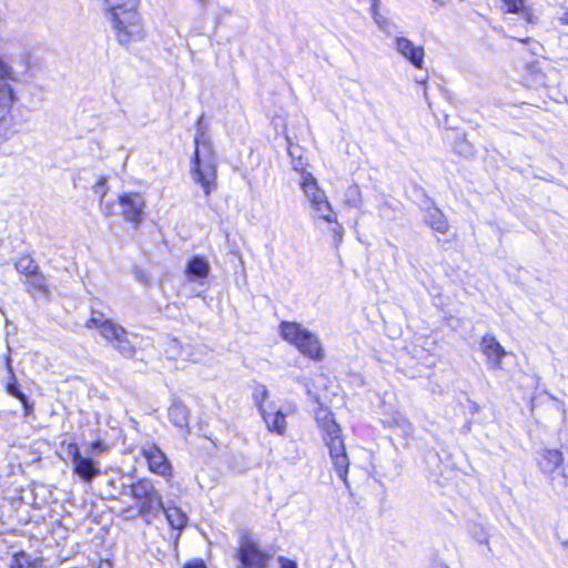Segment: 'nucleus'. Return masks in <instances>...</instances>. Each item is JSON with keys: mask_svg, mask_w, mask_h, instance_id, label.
<instances>
[{"mask_svg": "<svg viewBox=\"0 0 568 568\" xmlns=\"http://www.w3.org/2000/svg\"><path fill=\"white\" fill-rule=\"evenodd\" d=\"M116 41L122 45L142 41L146 28L141 13V0H102Z\"/></svg>", "mask_w": 568, "mask_h": 568, "instance_id": "1", "label": "nucleus"}, {"mask_svg": "<svg viewBox=\"0 0 568 568\" xmlns=\"http://www.w3.org/2000/svg\"><path fill=\"white\" fill-rule=\"evenodd\" d=\"M314 420L328 449V455L338 478L347 486L351 462L346 452L342 427L336 422L334 413L323 404L314 410Z\"/></svg>", "mask_w": 568, "mask_h": 568, "instance_id": "2", "label": "nucleus"}, {"mask_svg": "<svg viewBox=\"0 0 568 568\" xmlns=\"http://www.w3.org/2000/svg\"><path fill=\"white\" fill-rule=\"evenodd\" d=\"M190 173L205 196L219 187L217 156L211 139L200 132L194 136V151L190 160Z\"/></svg>", "mask_w": 568, "mask_h": 568, "instance_id": "3", "label": "nucleus"}, {"mask_svg": "<svg viewBox=\"0 0 568 568\" xmlns=\"http://www.w3.org/2000/svg\"><path fill=\"white\" fill-rule=\"evenodd\" d=\"M278 333L283 341L294 346L303 356L314 362L325 358V351L320 338L295 321H282Z\"/></svg>", "mask_w": 568, "mask_h": 568, "instance_id": "4", "label": "nucleus"}, {"mask_svg": "<svg viewBox=\"0 0 568 568\" xmlns=\"http://www.w3.org/2000/svg\"><path fill=\"white\" fill-rule=\"evenodd\" d=\"M300 186L311 202L313 210L318 213L320 219L335 225L333 229L334 240L338 244L343 237V226L338 223L336 213L317 180L312 173L303 171Z\"/></svg>", "mask_w": 568, "mask_h": 568, "instance_id": "5", "label": "nucleus"}, {"mask_svg": "<svg viewBox=\"0 0 568 568\" xmlns=\"http://www.w3.org/2000/svg\"><path fill=\"white\" fill-rule=\"evenodd\" d=\"M129 495L134 500L138 516L148 525L164 509L162 495L148 478L133 481L129 486Z\"/></svg>", "mask_w": 568, "mask_h": 568, "instance_id": "6", "label": "nucleus"}, {"mask_svg": "<svg viewBox=\"0 0 568 568\" xmlns=\"http://www.w3.org/2000/svg\"><path fill=\"white\" fill-rule=\"evenodd\" d=\"M84 326L98 328L100 335L110 343L123 357L133 358L136 355V347L128 338L126 329L120 324L109 320L91 316Z\"/></svg>", "mask_w": 568, "mask_h": 568, "instance_id": "7", "label": "nucleus"}, {"mask_svg": "<svg viewBox=\"0 0 568 568\" xmlns=\"http://www.w3.org/2000/svg\"><path fill=\"white\" fill-rule=\"evenodd\" d=\"M237 568H270L273 554L248 534L241 536L234 551Z\"/></svg>", "mask_w": 568, "mask_h": 568, "instance_id": "8", "label": "nucleus"}, {"mask_svg": "<svg viewBox=\"0 0 568 568\" xmlns=\"http://www.w3.org/2000/svg\"><path fill=\"white\" fill-rule=\"evenodd\" d=\"M121 215L133 227H139L145 215L146 202L140 192H124L118 196Z\"/></svg>", "mask_w": 568, "mask_h": 568, "instance_id": "9", "label": "nucleus"}, {"mask_svg": "<svg viewBox=\"0 0 568 568\" xmlns=\"http://www.w3.org/2000/svg\"><path fill=\"white\" fill-rule=\"evenodd\" d=\"M141 455L145 459L150 473L163 477L170 481L173 478V467L160 446L148 442L141 447Z\"/></svg>", "mask_w": 568, "mask_h": 568, "instance_id": "10", "label": "nucleus"}, {"mask_svg": "<svg viewBox=\"0 0 568 568\" xmlns=\"http://www.w3.org/2000/svg\"><path fill=\"white\" fill-rule=\"evenodd\" d=\"M537 466L542 474L552 475L560 469L564 485L568 486V463L565 465L564 453L557 448H544L537 458Z\"/></svg>", "mask_w": 568, "mask_h": 568, "instance_id": "11", "label": "nucleus"}, {"mask_svg": "<svg viewBox=\"0 0 568 568\" xmlns=\"http://www.w3.org/2000/svg\"><path fill=\"white\" fill-rule=\"evenodd\" d=\"M395 49L416 69L420 70L424 68L425 50L422 45H415L408 38L397 37L395 39Z\"/></svg>", "mask_w": 568, "mask_h": 568, "instance_id": "12", "label": "nucleus"}, {"mask_svg": "<svg viewBox=\"0 0 568 568\" xmlns=\"http://www.w3.org/2000/svg\"><path fill=\"white\" fill-rule=\"evenodd\" d=\"M480 349L495 368H501L503 359L507 353L494 335L485 334L481 337Z\"/></svg>", "mask_w": 568, "mask_h": 568, "instance_id": "13", "label": "nucleus"}, {"mask_svg": "<svg viewBox=\"0 0 568 568\" xmlns=\"http://www.w3.org/2000/svg\"><path fill=\"white\" fill-rule=\"evenodd\" d=\"M26 291L34 298H48L50 296V287L45 276L40 272L36 275L27 276L22 281Z\"/></svg>", "mask_w": 568, "mask_h": 568, "instance_id": "14", "label": "nucleus"}, {"mask_svg": "<svg viewBox=\"0 0 568 568\" xmlns=\"http://www.w3.org/2000/svg\"><path fill=\"white\" fill-rule=\"evenodd\" d=\"M72 471L84 483H91L95 477L100 476L101 470L97 463L89 457H82L73 463Z\"/></svg>", "mask_w": 568, "mask_h": 568, "instance_id": "15", "label": "nucleus"}, {"mask_svg": "<svg viewBox=\"0 0 568 568\" xmlns=\"http://www.w3.org/2000/svg\"><path fill=\"white\" fill-rule=\"evenodd\" d=\"M260 414L271 433H275L281 436L285 435L287 427L286 415L281 409H275L273 412L265 409Z\"/></svg>", "mask_w": 568, "mask_h": 568, "instance_id": "16", "label": "nucleus"}, {"mask_svg": "<svg viewBox=\"0 0 568 568\" xmlns=\"http://www.w3.org/2000/svg\"><path fill=\"white\" fill-rule=\"evenodd\" d=\"M426 224L442 235L447 234L449 231L448 220L438 207H432L427 211Z\"/></svg>", "mask_w": 568, "mask_h": 568, "instance_id": "17", "label": "nucleus"}, {"mask_svg": "<svg viewBox=\"0 0 568 568\" xmlns=\"http://www.w3.org/2000/svg\"><path fill=\"white\" fill-rule=\"evenodd\" d=\"M185 272L194 278H206L210 274V264L203 256H192L187 261Z\"/></svg>", "mask_w": 568, "mask_h": 568, "instance_id": "18", "label": "nucleus"}, {"mask_svg": "<svg viewBox=\"0 0 568 568\" xmlns=\"http://www.w3.org/2000/svg\"><path fill=\"white\" fill-rule=\"evenodd\" d=\"M504 13L508 14H523L525 20L528 22H532V11L526 4V0H500Z\"/></svg>", "mask_w": 568, "mask_h": 568, "instance_id": "19", "label": "nucleus"}, {"mask_svg": "<svg viewBox=\"0 0 568 568\" xmlns=\"http://www.w3.org/2000/svg\"><path fill=\"white\" fill-rule=\"evenodd\" d=\"M162 511L165 514L169 525L176 530H182L187 524L186 514L176 506L164 507Z\"/></svg>", "mask_w": 568, "mask_h": 568, "instance_id": "20", "label": "nucleus"}, {"mask_svg": "<svg viewBox=\"0 0 568 568\" xmlns=\"http://www.w3.org/2000/svg\"><path fill=\"white\" fill-rule=\"evenodd\" d=\"M14 268L20 275L24 277L36 275L38 272H40L38 263L29 254L19 256L14 263Z\"/></svg>", "mask_w": 568, "mask_h": 568, "instance_id": "21", "label": "nucleus"}, {"mask_svg": "<svg viewBox=\"0 0 568 568\" xmlns=\"http://www.w3.org/2000/svg\"><path fill=\"white\" fill-rule=\"evenodd\" d=\"M9 568H41V560L24 551H18L12 555Z\"/></svg>", "mask_w": 568, "mask_h": 568, "instance_id": "22", "label": "nucleus"}, {"mask_svg": "<svg viewBox=\"0 0 568 568\" xmlns=\"http://www.w3.org/2000/svg\"><path fill=\"white\" fill-rule=\"evenodd\" d=\"M7 392L22 404L24 415H30L32 413L33 405L29 402L27 395L21 392L16 378H12V381L7 384Z\"/></svg>", "mask_w": 568, "mask_h": 568, "instance_id": "23", "label": "nucleus"}, {"mask_svg": "<svg viewBox=\"0 0 568 568\" xmlns=\"http://www.w3.org/2000/svg\"><path fill=\"white\" fill-rule=\"evenodd\" d=\"M267 398H268V390H267L266 386L262 385V384L257 385L253 392V399H254V403L257 406L260 413H262V410H265L264 404L267 400Z\"/></svg>", "mask_w": 568, "mask_h": 568, "instance_id": "24", "label": "nucleus"}, {"mask_svg": "<svg viewBox=\"0 0 568 568\" xmlns=\"http://www.w3.org/2000/svg\"><path fill=\"white\" fill-rule=\"evenodd\" d=\"M16 97L9 84L0 85V108H9L14 102Z\"/></svg>", "mask_w": 568, "mask_h": 568, "instance_id": "25", "label": "nucleus"}, {"mask_svg": "<svg viewBox=\"0 0 568 568\" xmlns=\"http://www.w3.org/2000/svg\"><path fill=\"white\" fill-rule=\"evenodd\" d=\"M106 182L108 180L105 176H100L93 186L94 192L99 195L101 201L105 197L109 190Z\"/></svg>", "mask_w": 568, "mask_h": 568, "instance_id": "26", "label": "nucleus"}, {"mask_svg": "<svg viewBox=\"0 0 568 568\" xmlns=\"http://www.w3.org/2000/svg\"><path fill=\"white\" fill-rule=\"evenodd\" d=\"M13 71L11 67L2 59L0 58V80H13Z\"/></svg>", "mask_w": 568, "mask_h": 568, "instance_id": "27", "label": "nucleus"}, {"mask_svg": "<svg viewBox=\"0 0 568 568\" xmlns=\"http://www.w3.org/2000/svg\"><path fill=\"white\" fill-rule=\"evenodd\" d=\"M109 449L108 445L101 439H95L89 444V450L91 454H102Z\"/></svg>", "mask_w": 568, "mask_h": 568, "instance_id": "28", "label": "nucleus"}, {"mask_svg": "<svg viewBox=\"0 0 568 568\" xmlns=\"http://www.w3.org/2000/svg\"><path fill=\"white\" fill-rule=\"evenodd\" d=\"M67 452L69 453L71 459H72V464L74 462H77L78 459L82 458L83 456L81 455V452H80V447L77 443L74 442H71L67 445Z\"/></svg>", "mask_w": 568, "mask_h": 568, "instance_id": "29", "label": "nucleus"}, {"mask_svg": "<svg viewBox=\"0 0 568 568\" xmlns=\"http://www.w3.org/2000/svg\"><path fill=\"white\" fill-rule=\"evenodd\" d=\"M276 560L280 565V568H298L295 560L285 556H278Z\"/></svg>", "mask_w": 568, "mask_h": 568, "instance_id": "30", "label": "nucleus"}, {"mask_svg": "<svg viewBox=\"0 0 568 568\" xmlns=\"http://www.w3.org/2000/svg\"><path fill=\"white\" fill-rule=\"evenodd\" d=\"M182 568H207V566L202 558H194L184 562Z\"/></svg>", "mask_w": 568, "mask_h": 568, "instance_id": "31", "label": "nucleus"}, {"mask_svg": "<svg viewBox=\"0 0 568 568\" xmlns=\"http://www.w3.org/2000/svg\"><path fill=\"white\" fill-rule=\"evenodd\" d=\"M379 0H372V8H371V11H372V16L374 18V20L381 24L383 21V17L379 14Z\"/></svg>", "mask_w": 568, "mask_h": 568, "instance_id": "32", "label": "nucleus"}, {"mask_svg": "<svg viewBox=\"0 0 568 568\" xmlns=\"http://www.w3.org/2000/svg\"><path fill=\"white\" fill-rule=\"evenodd\" d=\"M561 23L568 26V11L564 13L561 18Z\"/></svg>", "mask_w": 568, "mask_h": 568, "instance_id": "33", "label": "nucleus"}, {"mask_svg": "<svg viewBox=\"0 0 568 568\" xmlns=\"http://www.w3.org/2000/svg\"><path fill=\"white\" fill-rule=\"evenodd\" d=\"M176 413L182 414V413H184V412H183V409H182V408H180V407H175V408H172V409L170 410V414H176Z\"/></svg>", "mask_w": 568, "mask_h": 568, "instance_id": "34", "label": "nucleus"}, {"mask_svg": "<svg viewBox=\"0 0 568 568\" xmlns=\"http://www.w3.org/2000/svg\"><path fill=\"white\" fill-rule=\"evenodd\" d=\"M517 41L528 44L531 41V39L530 38H520V39H517Z\"/></svg>", "mask_w": 568, "mask_h": 568, "instance_id": "35", "label": "nucleus"}]
</instances>
